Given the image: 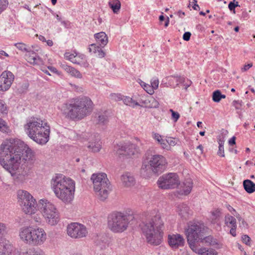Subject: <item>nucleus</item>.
I'll use <instances>...</instances> for the list:
<instances>
[{"mask_svg":"<svg viewBox=\"0 0 255 255\" xmlns=\"http://www.w3.org/2000/svg\"><path fill=\"white\" fill-rule=\"evenodd\" d=\"M34 160V152L20 139H6L0 145V164L10 174L15 173L22 163L31 164Z\"/></svg>","mask_w":255,"mask_h":255,"instance_id":"nucleus-1","label":"nucleus"},{"mask_svg":"<svg viewBox=\"0 0 255 255\" xmlns=\"http://www.w3.org/2000/svg\"><path fill=\"white\" fill-rule=\"evenodd\" d=\"M151 214L149 220L142 223L141 229L148 244L158 246L162 242L166 217L158 211H153Z\"/></svg>","mask_w":255,"mask_h":255,"instance_id":"nucleus-2","label":"nucleus"},{"mask_svg":"<svg viewBox=\"0 0 255 255\" xmlns=\"http://www.w3.org/2000/svg\"><path fill=\"white\" fill-rule=\"evenodd\" d=\"M50 187L56 198L65 204H71L75 192V182L62 174H56L50 180Z\"/></svg>","mask_w":255,"mask_h":255,"instance_id":"nucleus-3","label":"nucleus"},{"mask_svg":"<svg viewBox=\"0 0 255 255\" xmlns=\"http://www.w3.org/2000/svg\"><path fill=\"white\" fill-rule=\"evenodd\" d=\"M24 128L27 135L36 143L45 144L48 141L50 128L45 120L31 118L24 125Z\"/></svg>","mask_w":255,"mask_h":255,"instance_id":"nucleus-4","label":"nucleus"},{"mask_svg":"<svg viewBox=\"0 0 255 255\" xmlns=\"http://www.w3.org/2000/svg\"><path fill=\"white\" fill-rule=\"evenodd\" d=\"M93 105L91 100L85 97L73 103L66 104L63 109V114L71 120H80L92 112Z\"/></svg>","mask_w":255,"mask_h":255,"instance_id":"nucleus-5","label":"nucleus"},{"mask_svg":"<svg viewBox=\"0 0 255 255\" xmlns=\"http://www.w3.org/2000/svg\"><path fill=\"white\" fill-rule=\"evenodd\" d=\"M18 237L23 243L35 246H41L47 239L46 233L43 228L33 226L20 228Z\"/></svg>","mask_w":255,"mask_h":255,"instance_id":"nucleus-6","label":"nucleus"},{"mask_svg":"<svg viewBox=\"0 0 255 255\" xmlns=\"http://www.w3.org/2000/svg\"><path fill=\"white\" fill-rule=\"evenodd\" d=\"M94 190L98 198L101 201H105L108 198L111 190L110 183L104 173H94L91 177Z\"/></svg>","mask_w":255,"mask_h":255,"instance_id":"nucleus-7","label":"nucleus"},{"mask_svg":"<svg viewBox=\"0 0 255 255\" xmlns=\"http://www.w3.org/2000/svg\"><path fill=\"white\" fill-rule=\"evenodd\" d=\"M207 228L203 223L200 222H189L185 233L187 242L191 249L198 246L197 244L206 235Z\"/></svg>","mask_w":255,"mask_h":255,"instance_id":"nucleus-8","label":"nucleus"},{"mask_svg":"<svg viewBox=\"0 0 255 255\" xmlns=\"http://www.w3.org/2000/svg\"><path fill=\"white\" fill-rule=\"evenodd\" d=\"M38 208L46 223L50 226H55L60 221L59 213L56 206L46 199H41L38 202Z\"/></svg>","mask_w":255,"mask_h":255,"instance_id":"nucleus-9","label":"nucleus"},{"mask_svg":"<svg viewBox=\"0 0 255 255\" xmlns=\"http://www.w3.org/2000/svg\"><path fill=\"white\" fill-rule=\"evenodd\" d=\"M132 218V216L122 212L113 213L109 217L108 227L114 233H122L128 229Z\"/></svg>","mask_w":255,"mask_h":255,"instance_id":"nucleus-10","label":"nucleus"},{"mask_svg":"<svg viewBox=\"0 0 255 255\" xmlns=\"http://www.w3.org/2000/svg\"><path fill=\"white\" fill-rule=\"evenodd\" d=\"M18 202L22 211L26 214L32 215L37 211L35 199L27 191L20 190L17 191Z\"/></svg>","mask_w":255,"mask_h":255,"instance_id":"nucleus-11","label":"nucleus"},{"mask_svg":"<svg viewBox=\"0 0 255 255\" xmlns=\"http://www.w3.org/2000/svg\"><path fill=\"white\" fill-rule=\"evenodd\" d=\"M149 165H143L142 172H145L148 169L154 173L162 172L167 164L165 158L159 154L152 155L148 161Z\"/></svg>","mask_w":255,"mask_h":255,"instance_id":"nucleus-12","label":"nucleus"},{"mask_svg":"<svg viewBox=\"0 0 255 255\" xmlns=\"http://www.w3.org/2000/svg\"><path fill=\"white\" fill-rule=\"evenodd\" d=\"M180 181L179 176L176 173L164 174L159 177L157 184L161 189H174L178 186Z\"/></svg>","mask_w":255,"mask_h":255,"instance_id":"nucleus-13","label":"nucleus"},{"mask_svg":"<svg viewBox=\"0 0 255 255\" xmlns=\"http://www.w3.org/2000/svg\"><path fill=\"white\" fill-rule=\"evenodd\" d=\"M114 150L119 155L131 156L138 152L137 146L129 141H123L117 143L114 146Z\"/></svg>","mask_w":255,"mask_h":255,"instance_id":"nucleus-14","label":"nucleus"},{"mask_svg":"<svg viewBox=\"0 0 255 255\" xmlns=\"http://www.w3.org/2000/svg\"><path fill=\"white\" fill-rule=\"evenodd\" d=\"M14 46L19 50L27 53L25 55V58L27 62L31 64L34 65H41L43 64L42 59L39 56H37L25 44L23 43H16L14 44Z\"/></svg>","mask_w":255,"mask_h":255,"instance_id":"nucleus-15","label":"nucleus"},{"mask_svg":"<svg viewBox=\"0 0 255 255\" xmlns=\"http://www.w3.org/2000/svg\"><path fill=\"white\" fill-rule=\"evenodd\" d=\"M67 232L68 236L74 239L85 237L88 234L86 227L78 223H72L68 225Z\"/></svg>","mask_w":255,"mask_h":255,"instance_id":"nucleus-16","label":"nucleus"},{"mask_svg":"<svg viewBox=\"0 0 255 255\" xmlns=\"http://www.w3.org/2000/svg\"><path fill=\"white\" fill-rule=\"evenodd\" d=\"M14 80V75L10 71H4L0 76V91H7Z\"/></svg>","mask_w":255,"mask_h":255,"instance_id":"nucleus-17","label":"nucleus"},{"mask_svg":"<svg viewBox=\"0 0 255 255\" xmlns=\"http://www.w3.org/2000/svg\"><path fill=\"white\" fill-rule=\"evenodd\" d=\"M168 243L172 249H177L184 246L185 240L181 235L173 234L168 236Z\"/></svg>","mask_w":255,"mask_h":255,"instance_id":"nucleus-18","label":"nucleus"},{"mask_svg":"<svg viewBox=\"0 0 255 255\" xmlns=\"http://www.w3.org/2000/svg\"><path fill=\"white\" fill-rule=\"evenodd\" d=\"M90 150L94 152H98L102 148V142L98 135L91 136L90 141L87 145Z\"/></svg>","mask_w":255,"mask_h":255,"instance_id":"nucleus-19","label":"nucleus"},{"mask_svg":"<svg viewBox=\"0 0 255 255\" xmlns=\"http://www.w3.org/2000/svg\"><path fill=\"white\" fill-rule=\"evenodd\" d=\"M0 255H21V254L10 245L0 244Z\"/></svg>","mask_w":255,"mask_h":255,"instance_id":"nucleus-20","label":"nucleus"},{"mask_svg":"<svg viewBox=\"0 0 255 255\" xmlns=\"http://www.w3.org/2000/svg\"><path fill=\"white\" fill-rule=\"evenodd\" d=\"M11 175L16 182L22 183L27 179L28 173L26 170L22 169L20 167L15 171V173Z\"/></svg>","mask_w":255,"mask_h":255,"instance_id":"nucleus-21","label":"nucleus"},{"mask_svg":"<svg viewBox=\"0 0 255 255\" xmlns=\"http://www.w3.org/2000/svg\"><path fill=\"white\" fill-rule=\"evenodd\" d=\"M121 180L123 185L126 187H130L135 184V180L134 177L129 173L127 172L121 176Z\"/></svg>","mask_w":255,"mask_h":255,"instance_id":"nucleus-22","label":"nucleus"},{"mask_svg":"<svg viewBox=\"0 0 255 255\" xmlns=\"http://www.w3.org/2000/svg\"><path fill=\"white\" fill-rule=\"evenodd\" d=\"M94 37L98 44L104 47L108 42V37L104 32H100L94 34Z\"/></svg>","mask_w":255,"mask_h":255,"instance_id":"nucleus-23","label":"nucleus"},{"mask_svg":"<svg viewBox=\"0 0 255 255\" xmlns=\"http://www.w3.org/2000/svg\"><path fill=\"white\" fill-rule=\"evenodd\" d=\"M190 209L188 206L184 203H180L177 206V212L182 218L186 219L190 214Z\"/></svg>","mask_w":255,"mask_h":255,"instance_id":"nucleus-24","label":"nucleus"},{"mask_svg":"<svg viewBox=\"0 0 255 255\" xmlns=\"http://www.w3.org/2000/svg\"><path fill=\"white\" fill-rule=\"evenodd\" d=\"M191 250L199 255H218L216 251L212 249H207L205 248H199L197 246Z\"/></svg>","mask_w":255,"mask_h":255,"instance_id":"nucleus-25","label":"nucleus"},{"mask_svg":"<svg viewBox=\"0 0 255 255\" xmlns=\"http://www.w3.org/2000/svg\"><path fill=\"white\" fill-rule=\"evenodd\" d=\"M192 187L193 182L192 180L190 178L187 179L181 186L182 190L181 191V194L185 195L189 194L191 191Z\"/></svg>","mask_w":255,"mask_h":255,"instance_id":"nucleus-26","label":"nucleus"},{"mask_svg":"<svg viewBox=\"0 0 255 255\" xmlns=\"http://www.w3.org/2000/svg\"><path fill=\"white\" fill-rule=\"evenodd\" d=\"M89 51L90 53L95 54L99 58H103L105 55L104 51L96 44H92L89 46Z\"/></svg>","mask_w":255,"mask_h":255,"instance_id":"nucleus-27","label":"nucleus"},{"mask_svg":"<svg viewBox=\"0 0 255 255\" xmlns=\"http://www.w3.org/2000/svg\"><path fill=\"white\" fill-rule=\"evenodd\" d=\"M143 105H141V107H145L148 108H156L158 107L159 103L153 97H150L143 102H142Z\"/></svg>","mask_w":255,"mask_h":255,"instance_id":"nucleus-28","label":"nucleus"},{"mask_svg":"<svg viewBox=\"0 0 255 255\" xmlns=\"http://www.w3.org/2000/svg\"><path fill=\"white\" fill-rule=\"evenodd\" d=\"M243 187L248 193L251 194L255 192V183L249 179L243 181Z\"/></svg>","mask_w":255,"mask_h":255,"instance_id":"nucleus-29","label":"nucleus"},{"mask_svg":"<svg viewBox=\"0 0 255 255\" xmlns=\"http://www.w3.org/2000/svg\"><path fill=\"white\" fill-rule=\"evenodd\" d=\"M73 63L79 64L84 67H88L89 64L87 62L86 57L84 55L76 54V57L74 59Z\"/></svg>","mask_w":255,"mask_h":255,"instance_id":"nucleus-30","label":"nucleus"},{"mask_svg":"<svg viewBox=\"0 0 255 255\" xmlns=\"http://www.w3.org/2000/svg\"><path fill=\"white\" fill-rule=\"evenodd\" d=\"M109 5L115 13H117L121 7L120 0H111L109 2Z\"/></svg>","mask_w":255,"mask_h":255,"instance_id":"nucleus-31","label":"nucleus"},{"mask_svg":"<svg viewBox=\"0 0 255 255\" xmlns=\"http://www.w3.org/2000/svg\"><path fill=\"white\" fill-rule=\"evenodd\" d=\"M122 100L125 105L132 108H134L135 106H141V105L138 102L135 101L129 97L123 96Z\"/></svg>","mask_w":255,"mask_h":255,"instance_id":"nucleus-32","label":"nucleus"},{"mask_svg":"<svg viewBox=\"0 0 255 255\" xmlns=\"http://www.w3.org/2000/svg\"><path fill=\"white\" fill-rule=\"evenodd\" d=\"M221 215L220 211L219 209L215 210L211 212L210 220L212 223L215 224L217 223Z\"/></svg>","mask_w":255,"mask_h":255,"instance_id":"nucleus-33","label":"nucleus"},{"mask_svg":"<svg viewBox=\"0 0 255 255\" xmlns=\"http://www.w3.org/2000/svg\"><path fill=\"white\" fill-rule=\"evenodd\" d=\"M225 224L230 227H237L236 219L233 216L228 215L225 217Z\"/></svg>","mask_w":255,"mask_h":255,"instance_id":"nucleus-34","label":"nucleus"},{"mask_svg":"<svg viewBox=\"0 0 255 255\" xmlns=\"http://www.w3.org/2000/svg\"><path fill=\"white\" fill-rule=\"evenodd\" d=\"M22 255H45L40 250L34 248H30L27 249L23 253Z\"/></svg>","mask_w":255,"mask_h":255,"instance_id":"nucleus-35","label":"nucleus"},{"mask_svg":"<svg viewBox=\"0 0 255 255\" xmlns=\"http://www.w3.org/2000/svg\"><path fill=\"white\" fill-rule=\"evenodd\" d=\"M226 96L222 95L219 90H216L213 93L212 99L215 102H219L222 99H225Z\"/></svg>","mask_w":255,"mask_h":255,"instance_id":"nucleus-36","label":"nucleus"},{"mask_svg":"<svg viewBox=\"0 0 255 255\" xmlns=\"http://www.w3.org/2000/svg\"><path fill=\"white\" fill-rule=\"evenodd\" d=\"M203 236L202 239L200 241L199 243H202L206 245H213L215 243V241L214 240L212 237L209 236Z\"/></svg>","mask_w":255,"mask_h":255,"instance_id":"nucleus-37","label":"nucleus"},{"mask_svg":"<svg viewBox=\"0 0 255 255\" xmlns=\"http://www.w3.org/2000/svg\"><path fill=\"white\" fill-rule=\"evenodd\" d=\"M0 131L3 133H9L11 131L9 127L7 126L6 123L2 119L0 118Z\"/></svg>","mask_w":255,"mask_h":255,"instance_id":"nucleus-38","label":"nucleus"},{"mask_svg":"<svg viewBox=\"0 0 255 255\" xmlns=\"http://www.w3.org/2000/svg\"><path fill=\"white\" fill-rule=\"evenodd\" d=\"M184 78L181 77H172L169 80L170 83L174 86L173 83H176V85L184 82Z\"/></svg>","mask_w":255,"mask_h":255,"instance_id":"nucleus-39","label":"nucleus"},{"mask_svg":"<svg viewBox=\"0 0 255 255\" xmlns=\"http://www.w3.org/2000/svg\"><path fill=\"white\" fill-rule=\"evenodd\" d=\"M219 149L218 151V155L221 157H224V141L222 139H219Z\"/></svg>","mask_w":255,"mask_h":255,"instance_id":"nucleus-40","label":"nucleus"},{"mask_svg":"<svg viewBox=\"0 0 255 255\" xmlns=\"http://www.w3.org/2000/svg\"><path fill=\"white\" fill-rule=\"evenodd\" d=\"M123 96L120 94L112 93L110 95V98L111 100L115 101H119L122 100Z\"/></svg>","mask_w":255,"mask_h":255,"instance_id":"nucleus-41","label":"nucleus"},{"mask_svg":"<svg viewBox=\"0 0 255 255\" xmlns=\"http://www.w3.org/2000/svg\"><path fill=\"white\" fill-rule=\"evenodd\" d=\"M108 122V117L105 114H101L98 117V123L99 124L105 125Z\"/></svg>","mask_w":255,"mask_h":255,"instance_id":"nucleus-42","label":"nucleus"},{"mask_svg":"<svg viewBox=\"0 0 255 255\" xmlns=\"http://www.w3.org/2000/svg\"><path fill=\"white\" fill-rule=\"evenodd\" d=\"M69 74L78 78H81L82 77L80 72L73 67H72V69L70 70Z\"/></svg>","mask_w":255,"mask_h":255,"instance_id":"nucleus-43","label":"nucleus"},{"mask_svg":"<svg viewBox=\"0 0 255 255\" xmlns=\"http://www.w3.org/2000/svg\"><path fill=\"white\" fill-rule=\"evenodd\" d=\"M7 109L4 101L0 99V115L6 114Z\"/></svg>","mask_w":255,"mask_h":255,"instance_id":"nucleus-44","label":"nucleus"},{"mask_svg":"<svg viewBox=\"0 0 255 255\" xmlns=\"http://www.w3.org/2000/svg\"><path fill=\"white\" fill-rule=\"evenodd\" d=\"M152 136L154 139H155L159 144L160 142H163L164 139H163L162 136L157 133L152 132Z\"/></svg>","mask_w":255,"mask_h":255,"instance_id":"nucleus-45","label":"nucleus"},{"mask_svg":"<svg viewBox=\"0 0 255 255\" xmlns=\"http://www.w3.org/2000/svg\"><path fill=\"white\" fill-rule=\"evenodd\" d=\"M169 111L171 113V119L174 122H176L180 118L179 114L178 112L174 111L172 109H170Z\"/></svg>","mask_w":255,"mask_h":255,"instance_id":"nucleus-46","label":"nucleus"},{"mask_svg":"<svg viewBox=\"0 0 255 255\" xmlns=\"http://www.w3.org/2000/svg\"><path fill=\"white\" fill-rule=\"evenodd\" d=\"M228 209L229 210V211L231 212L234 216L236 217V218L239 220H241V217L240 216V214L236 212V210L232 206L229 205L228 207Z\"/></svg>","mask_w":255,"mask_h":255,"instance_id":"nucleus-47","label":"nucleus"},{"mask_svg":"<svg viewBox=\"0 0 255 255\" xmlns=\"http://www.w3.org/2000/svg\"><path fill=\"white\" fill-rule=\"evenodd\" d=\"M75 57L76 53H70L69 52H66L65 54V58L66 59L70 60L72 63H73Z\"/></svg>","mask_w":255,"mask_h":255,"instance_id":"nucleus-48","label":"nucleus"},{"mask_svg":"<svg viewBox=\"0 0 255 255\" xmlns=\"http://www.w3.org/2000/svg\"><path fill=\"white\" fill-rule=\"evenodd\" d=\"M166 141L170 145V148H171V146H174L176 145L177 143L176 141H175V139L174 138L171 137H167L166 138Z\"/></svg>","mask_w":255,"mask_h":255,"instance_id":"nucleus-49","label":"nucleus"},{"mask_svg":"<svg viewBox=\"0 0 255 255\" xmlns=\"http://www.w3.org/2000/svg\"><path fill=\"white\" fill-rule=\"evenodd\" d=\"M6 230V225L0 222V239L2 238Z\"/></svg>","mask_w":255,"mask_h":255,"instance_id":"nucleus-50","label":"nucleus"},{"mask_svg":"<svg viewBox=\"0 0 255 255\" xmlns=\"http://www.w3.org/2000/svg\"><path fill=\"white\" fill-rule=\"evenodd\" d=\"M159 81L157 78H153L151 81V86L153 88V90L156 89L158 87Z\"/></svg>","mask_w":255,"mask_h":255,"instance_id":"nucleus-51","label":"nucleus"},{"mask_svg":"<svg viewBox=\"0 0 255 255\" xmlns=\"http://www.w3.org/2000/svg\"><path fill=\"white\" fill-rule=\"evenodd\" d=\"M8 4L7 0H0V11H3L6 7Z\"/></svg>","mask_w":255,"mask_h":255,"instance_id":"nucleus-52","label":"nucleus"},{"mask_svg":"<svg viewBox=\"0 0 255 255\" xmlns=\"http://www.w3.org/2000/svg\"><path fill=\"white\" fill-rule=\"evenodd\" d=\"M160 144L162 148L165 149L166 150H171V148H170V145L168 144V143L166 141V139H163V142H160Z\"/></svg>","mask_w":255,"mask_h":255,"instance_id":"nucleus-53","label":"nucleus"},{"mask_svg":"<svg viewBox=\"0 0 255 255\" xmlns=\"http://www.w3.org/2000/svg\"><path fill=\"white\" fill-rule=\"evenodd\" d=\"M143 88L148 94L150 95H152L154 92L153 88L149 84H147Z\"/></svg>","mask_w":255,"mask_h":255,"instance_id":"nucleus-54","label":"nucleus"},{"mask_svg":"<svg viewBox=\"0 0 255 255\" xmlns=\"http://www.w3.org/2000/svg\"><path fill=\"white\" fill-rule=\"evenodd\" d=\"M60 67L68 73H69L70 70L72 69V67L68 66L65 64L61 63Z\"/></svg>","mask_w":255,"mask_h":255,"instance_id":"nucleus-55","label":"nucleus"},{"mask_svg":"<svg viewBox=\"0 0 255 255\" xmlns=\"http://www.w3.org/2000/svg\"><path fill=\"white\" fill-rule=\"evenodd\" d=\"M243 242L246 245H249L250 244V238L247 235H243L242 237Z\"/></svg>","mask_w":255,"mask_h":255,"instance_id":"nucleus-56","label":"nucleus"},{"mask_svg":"<svg viewBox=\"0 0 255 255\" xmlns=\"http://www.w3.org/2000/svg\"><path fill=\"white\" fill-rule=\"evenodd\" d=\"M191 34L190 32H185L183 35V39L185 41H189L190 39Z\"/></svg>","mask_w":255,"mask_h":255,"instance_id":"nucleus-57","label":"nucleus"},{"mask_svg":"<svg viewBox=\"0 0 255 255\" xmlns=\"http://www.w3.org/2000/svg\"><path fill=\"white\" fill-rule=\"evenodd\" d=\"M234 2H235V0H234L233 1H231L229 3L228 7L231 11H233L234 13H235V7L234 5Z\"/></svg>","mask_w":255,"mask_h":255,"instance_id":"nucleus-58","label":"nucleus"},{"mask_svg":"<svg viewBox=\"0 0 255 255\" xmlns=\"http://www.w3.org/2000/svg\"><path fill=\"white\" fill-rule=\"evenodd\" d=\"M233 105L236 109H240L241 107V102L240 101H234L233 102Z\"/></svg>","mask_w":255,"mask_h":255,"instance_id":"nucleus-59","label":"nucleus"},{"mask_svg":"<svg viewBox=\"0 0 255 255\" xmlns=\"http://www.w3.org/2000/svg\"><path fill=\"white\" fill-rule=\"evenodd\" d=\"M239 221H241V223L240 224V227L247 229L248 228V224L245 222V221L241 218V220H239Z\"/></svg>","mask_w":255,"mask_h":255,"instance_id":"nucleus-60","label":"nucleus"},{"mask_svg":"<svg viewBox=\"0 0 255 255\" xmlns=\"http://www.w3.org/2000/svg\"><path fill=\"white\" fill-rule=\"evenodd\" d=\"M253 66L252 63L248 64L245 65L244 67L242 68L241 70L242 72H245L249 69L251 67Z\"/></svg>","mask_w":255,"mask_h":255,"instance_id":"nucleus-61","label":"nucleus"},{"mask_svg":"<svg viewBox=\"0 0 255 255\" xmlns=\"http://www.w3.org/2000/svg\"><path fill=\"white\" fill-rule=\"evenodd\" d=\"M230 228H231L230 230V234L233 236L235 237L236 236V230L237 227H232Z\"/></svg>","mask_w":255,"mask_h":255,"instance_id":"nucleus-62","label":"nucleus"},{"mask_svg":"<svg viewBox=\"0 0 255 255\" xmlns=\"http://www.w3.org/2000/svg\"><path fill=\"white\" fill-rule=\"evenodd\" d=\"M229 143L230 145H233L236 144V137L235 136L232 137L229 140Z\"/></svg>","mask_w":255,"mask_h":255,"instance_id":"nucleus-63","label":"nucleus"},{"mask_svg":"<svg viewBox=\"0 0 255 255\" xmlns=\"http://www.w3.org/2000/svg\"><path fill=\"white\" fill-rule=\"evenodd\" d=\"M33 218V220H34V221L35 222L38 223H40L41 222V218L39 216H38L37 215L34 216Z\"/></svg>","mask_w":255,"mask_h":255,"instance_id":"nucleus-64","label":"nucleus"}]
</instances>
